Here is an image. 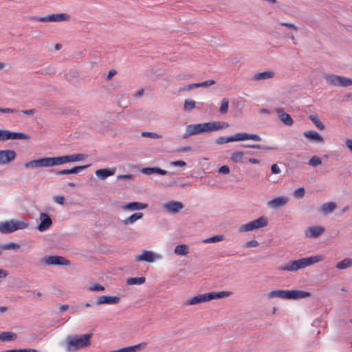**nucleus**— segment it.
Segmentation results:
<instances>
[{"mask_svg":"<svg viewBox=\"0 0 352 352\" xmlns=\"http://www.w3.org/2000/svg\"><path fill=\"white\" fill-rule=\"evenodd\" d=\"M146 345H147V343L143 342H141V343H139L138 344L131 346L132 351L136 352V351H140L142 349H144Z\"/></svg>","mask_w":352,"mask_h":352,"instance_id":"obj_48","label":"nucleus"},{"mask_svg":"<svg viewBox=\"0 0 352 352\" xmlns=\"http://www.w3.org/2000/svg\"><path fill=\"white\" fill-rule=\"evenodd\" d=\"M88 289L93 292H102L104 290V287L99 283H94L90 285Z\"/></svg>","mask_w":352,"mask_h":352,"instance_id":"obj_45","label":"nucleus"},{"mask_svg":"<svg viewBox=\"0 0 352 352\" xmlns=\"http://www.w3.org/2000/svg\"><path fill=\"white\" fill-rule=\"evenodd\" d=\"M352 266V259L349 258H346L344 260L340 261L336 265V268L339 270L346 269L349 267Z\"/></svg>","mask_w":352,"mask_h":352,"instance_id":"obj_36","label":"nucleus"},{"mask_svg":"<svg viewBox=\"0 0 352 352\" xmlns=\"http://www.w3.org/2000/svg\"><path fill=\"white\" fill-rule=\"evenodd\" d=\"M117 73V71L116 69H111L109 71L107 75V79L109 80L110 79H111V78L116 75Z\"/></svg>","mask_w":352,"mask_h":352,"instance_id":"obj_59","label":"nucleus"},{"mask_svg":"<svg viewBox=\"0 0 352 352\" xmlns=\"http://www.w3.org/2000/svg\"><path fill=\"white\" fill-rule=\"evenodd\" d=\"M184 207L180 201H170L163 204L164 210L170 214H177Z\"/></svg>","mask_w":352,"mask_h":352,"instance_id":"obj_13","label":"nucleus"},{"mask_svg":"<svg viewBox=\"0 0 352 352\" xmlns=\"http://www.w3.org/2000/svg\"><path fill=\"white\" fill-rule=\"evenodd\" d=\"M311 296L309 292L302 290H273L267 295L268 298L300 299Z\"/></svg>","mask_w":352,"mask_h":352,"instance_id":"obj_4","label":"nucleus"},{"mask_svg":"<svg viewBox=\"0 0 352 352\" xmlns=\"http://www.w3.org/2000/svg\"><path fill=\"white\" fill-rule=\"evenodd\" d=\"M325 231L324 227L311 226L307 228L305 231V236L307 238H316L323 234Z\"/></svg>","mask_w":352,"mask_h":352,"instance_id":"obj_18","label":"nucleus"},{"mask_svg":"<svg viewBox=\"0 0 352 352\" xmlns=\"http://www.w3.org/2000/svg\"><path fill=\"white\" fill-rule=\"evenodd\" d=\"M191 85L190 84L186 85V86H184V87H182L179 89V92H182V91H190L191 90Z\"/></svg>","mask_w":352,"mask_h":352,"instance_id":"obj_62","label":"nucleus"},{"mask_svg":"<svg viewBox=\"0 0 352 352\" xmlns=\"http://www.w3.org/2000/svg\"><path fill=\"white\" fill-rule=\"evenodd\" d=\"M141 172L144 174V175H151V174H153V173H157V174H160L161 175H167V174H170V173H168V171L165 170H163L160 168H157V167H146V168H142L141 170Z\"/></svg>","mask_w":352,"mask_h":352,"instance_id":"obj_26","label":"nucleus"},{"mask_svg":"<svg viewBox=\"0 0 352 352\" xmlns=\"http://www.w3.org/2000/svg\"><path fill=\"white\" fill-rule=\"evenodd\" d=\"M143 215L144 214L142 212H136L132 214L131 215H130L129 217H126L125 219L123 220V223L125 226L132 224L137 220L142 219Z\"/></svg>","mask_w":352,"mask_h":352,"instance_id":"obj_30","label":"nucleus"},{"mask_svg":"<svg viewBox=\"0 0 352 352\" xmlns=\"http://www.w3.org/2000/svg\"><path fill=\"white\" fill-rule=\"evenodd\" d=\"M305 190L303 187H300L296 189L293 192L294 197L296 198H302L305 196Z\"/></svg>","mask_w":352,"mask_h":352,"instance_id":"obj_44","label":"nucleus"},{"mask_svg":"<svg viewBox=\"0 0 352 352\" xmlns=\"http://www.w3.org/2000/svg\"><path fill=\"white\" fill-rule=\"evenodd\" d=\"M271 171L274 174H278L280 173V169L276 164H274L271 166Z\"/></svg>","mask_w":352,"mask_h":352,"instance_id":"obj_56","label":"nucleus"},{"mask_svg":"<svg viewBox=\"0 0 352 352\" xmlns=\"http://www.w3.org/2000/svg\"><path fill=\"white\" fill-rule=\"evenodd\" d=\"M243 147L244 148H252L255 149H263V150H272L273 147L267 146L261 144H243Z\"/></svg>","mask_w":352,"mask_h":352,"instance_id":"obj_40","label":"nucleus"},{"mask_svg":"<svg viewBox=\"0 0 352 352\" xmlns=\"http://www.w3.org/2000/svg\"><path fill=\"white\" fill-rule=\"evenodd\" d=\"M219 173L221 174H228L230 173V168L227 165L221 166L219 169Z\"/></svg>","mask_w":352,"mask_h":352,"instance_id":"obj_54","label":"nucleus"},{"mask_svg":"<svg viewBox=\"0 0 352 352\" xmlns=\"http://www.w3.org/2000/svg\"><path fill=\"white\" fill-rule=\"evenodd\" d=\"M207 124L208 126V132L225 129L229 126V124L228 122L223 121L209 122H207Z\"/></svg>","mask_w":352,"mask_h":352,"instance_id":"obj_22","label":"nucleus"},{"mask_svg":"<svg viewBox=\"0 0 352 352\" xmlns=\"http://www.w3.org/2000/svg\"><path fill=\"white\" fill-rule=\"evenodd\" d=\"M170 164L174 166L184 167L186 166V163L183 160L173 161L171 162Z\"/></svg>","mask_w":352,"mask_h":352,"instance_id":"obj_51","label":"nucleus"},{"mask_svg":"<svg viewBox=\"0 0 352 352\" xmlns=\"http://www.w3.org/2000/svg\"><path fill=\"white\" fill-rule=\"evenodd\" d=\"M322 164V160L318 156H313L309 161V164L316 167Z\"/></svg>","mask_w":352,"mask_h":352,"instance_id":"obj_43","label":"nucleus"},{"mask_svg":"<svg viewBox=\"0 0 352 352\" xmlns=\"http://www.w3.org/2000/svg\"><path fill=\"white\" fill-rule=\"evenodd\" d=\"M32 19L41 22H60L68 21L70 16L66 13H57L44 16H34Z\"/></svg>","mask_w":352,"mask_h":352,"instance_id":"obj_10","label":"nucleus"},{"mask_svg":"<svg viewBox=\"0 0 352 352\" xmlns=\"http://www.w3.org/2000/svg\"><path fill=\"white\" fill-rule=\"evenodd\" d=\"M120 301V298L118 296H98L96 299V301L94 302V305H99L102 304H107V305H116L119 303Z\"/></svg>","mask_w":352,"mask_h":352,"instance_id":"obj_17","label":"nucleus"},{"mask_svg":"<svg viewBox=\"0 0 352 352\" xmlns=\"http://www.w3.org/2000/svg\"><path fill=\"white\" fill-rule=\"evenodd\" d=\"M280 25H283V26L287 27V28L294 30L295 32H297L298 30V27H296L294 23H292L280 22Z\"/></svg>","mask_w":352,"mask_h":352,"instance_id":"obj_49","label":"nucleus"},{"mask_svg":"<svg viewBox=\"0 0 352 352\" xmlns=\"http://www.w3.org/2000/svg\"><path fill=\"white\" fill-rule=\"evenodd\" d=\"M0 113H18V110L16 109H10V108H2V107H0Z\"/></svg>","mask_w":352,"mask_h":352,"instance_id":"obj_53","label":"nucleus"},{"mask_svg":"<svg viewBox=\"0 0 352 352\" xmlns=\"http://www.w3.org/2000/svg\"><path fill=\"white\" fill-rule=\"evenodd\" d=\"M146 281V278L144 277H133L129 278L126 279V284L128 285H142Z\"/></svg>","mask_w":352,"mask_h":352,"instance_id":"obj_35","label":"nucleus"},{"mask_svg":"<svg viewBox=\"0 0 352 352\" xmlns=\"http://www.w3.org/2000/svg\"><path fill=\"white\" fill-rule=\"evenodd\" d=\"M215 83V81L214 80H208L206 81H204L200 82L201 87H209L210 85H212Z\"/></svg>","mask_w":352,"mask_h":352,"instance_id":"obj_57","label":"nucleus"},{"mask_svg":"<svg viewBox=\"0 0 352 352\" xmlns=\"http://www.w3.org/2000/svg\"><path fill=\"white\" fill-rule=\"evenodd\" d=\"M89 165L78 166L70 168L71 174H78L80 171L88 168Z\"/></svg>","mask_w":352,"mask_h":352,"instance_id":"obj_46","label":"nucleus"},{"mask_svg":"<svg viewBox=\"0 0 352 352\" xmlns=\"http://www.w3.org/2000/svg\"><path fill=\"white\" fill-rule=\"evenodd\" d=\"M246 140H252L254 141H260L261 140V138L257 134L252 133H239L229 137H219L215 140V144H223L226 143H228L230 142L234 141H243Z\"/></svg>","mask_w":352,"mask_h":352,"instance_id":"obj_5","label":"nucleus"},{"mask_svg":"<svg viewBox=\"0 0 352 352\" xmlns=\"http://www.w3.org/2000/svg\"><path fill=\"white\" fill-rule=\"evenodd\" d=\"M324 78L329 85L333 86L346 87L352 85V80L345 76L326 74Z\"/></svg>","mask_w":352,"mask_h":352,"instance_id":"obj_8","label":"nucleus"},{"mask_svg":"<svg viewBox=\"0 0 352 352\" xmlns=\"http://www.w3.org/2000/svg\"><path fill=\"white\" fill-rule=\"evenodd\" d=\"M67 163L68 162H80L85 160L87 157L86 155L82 153H76L69 155H65Z\"/></svg>","mask_w":352,"mask_h":352,"instance_id":"obj_32","label":"nucleus"},{"mask_svg":"<svg viewBox=\"0 0 352 352\" xmlns=\"http://www.w3.org/2000/svg\"><path fill=\"white\" fill-rule=\"evenodd\" d=\"M41 261L47 265H69V260L61 256H48L42 258Z\"/></svg>","mask_w":352,"mask_h":352,"instance_id":"obj_12","label":"nucleus"},{"mask_svg":"<svg viewBox=\"0 0 352 352\" xmlns=\"http://www.w3.org/2000/svg\"><path fill=\"white\" fill-rule=\"evenodd\" d=\"M67 163L66 156H59L54 157H44L38 160H32L24 164V167L29 168H41L50 167L54 166L61 165Z\"/></svg>","mask_w":352,"mask_h":352,"instance_id":"obj_3","label":"nucleus"},{"mask_svg":"<svg viewBox=\"0 0 352 352\" xmlns=\"http://www.w3.org/2000/svg\"><path fill=\"white\" fill-rule=\"evenodd\" d=\"M71 174L70 168L69 169H63L58 170V175H69Z\"/></svg>","mask_w":352,"mask_h":352,"instance_id":"obj_64","label":"nucleus"},{"mask_svg":"<svg viewBox=\"0 0 352 352\" xmlns=\"http://www.w3.org/2000/svg\"><path fill=\"white\" fill-rule=\"evenodd\" d=\"M268 224L267 217L262 216L257 219L250 221L245 224L241 225L239 228V232H250L259 228H264Z\"/></svg>","mask_w":352,"mask_h":352,"instance_id":"obj_7","label":"nucleus"},{"mask_svg":"<svg viewBox=\"0 0 352 352\" xmlns=\"http://www.w3.org/2000/svg\"><path fill=\"white\" fill-rule=\"evenodd\" d=\"M289 198L286 197H278L267 202V206L271 208H278L288 202Z\"/></svg>","mask_w":352,"mask_h":352,"instance_id":"obj_21","label":"nucleus"},{"mask_svg":"<svg viewBox=\"0 0 352 352\" xmlns=\"http://www.w3.org/2000/svg\"><path fill=\"white\" fill-rule=\"evenodd\" d=\"M161 256L154 254L153 252L144 250L142 254L135 256L136 261H144L147 263H153L155 259H160Z\"/></svg>","mask_w":352,"mask_h":352,"instance_id":"obj_15","label":"nucleus"},{"mask_svg":"<svg viewBox=\"0 0 352 352\" xmlns=\"http://www.w3.org/2000/svg\"><path fill=\"white\" fill-rule=\"evenodd\" d=\"M208 294V301L213 299H219L230 296L232 293L228 291L212 292Z\"/></svg>","mask_w":352,"mask_h":352,"instance_id":"obj_27","label":"nucleus"},{"mask_svg":"<svg viewBox=\"0 0 352 352\" xmlns=\"http://www.w3.org/2000/svg\"><path fill=\"white\" fill-rule=\"evenodd\" d=\"M133 178L132 174L119 175L117 176V179L119 180H131Z\"/></svg>","mask_w":352,"mask_h":352,"instance_id":"obj_50","label":"nucleus"},{"mask_svg":"<svg viewBox=\"0 0 352 352\" xmlns=\"http://www.w3.org/2000/svg\"><path fill=\"white\" fill-rule=\"evenodd\" d=\"M116 171V168L115 167L111 168H100L95 171V175L98 179L104 180L108 177L113 175Z\"/></svg>","mask_w":352,"mask_h":352,"instance_id":"obj_20","label":"nucleus"},{"mask_svg":"<svg viewBox=\"0 0 352 352\" xmlns=\"http://www.w3.org/2000/svg\"><path fill=\"white\" fill-rule=\"evenodd\" d=\"M175 254L184 256L188 254V246L186 244L177 245L174 249Z\"/></svg>","mask_w":352,"mask_h":352,"instance_id":"obj_33","label":"nucleus"},{"mask_svg":"<svg viewBox=\"0 0 352 352\" xmlns=\"http://www.w3.org/2000/svg\"><path fill=\"white\" fill-rule=\"evenodd\" d=\"M336 204L334 202H328L323 204L320 207V211L327 214L333 212L336 208Z\"/></svg>","mask_w":352,"mask_h":352,"instance_id":"obj_31","label":"nucleus"},{"mask_svg":"<svg viewBox=\"0 0 352 352\" xmlns=\"http://www.w3.org/2000/svg\"><path fill=\"white\" fill-rule=\"evenodd\" d=\"M309 119L314 122V124L319 130L322 131L325 129L324 124L319 120L317 115H309Z\"/></svg>","mask_w":352,"mask_h":352,"instance_id":"obj_34","label":"nucleus"},{"mask_svg":"<svg viewBox=\"0 0 352 352\" xmlns=\"http://www.w3.org/2000/svg\"><path fill=\"white\" fill-rule=\"evenodd\" d=\"M141 135H142V137H147V138H153V139H159V138H162L161 135H160L157 133H154V132H147V131H145V132H142L141 133Z\"/></svg>","mask_w":352,"mask_h":352,"instance_id":"obj_47","label":"nucleus"},{"mask_svg":"<svg viewBox=\"0 0 352 352\" xmlns=\"http://www.w3.org/2000/svg\"><path fill=\"white\" fill-rule=\"evenodd\" d=\"M208 127L207 122L188 124L186 127L184 138L208 133Z\"/></svg>","mask_w":352,"mask_h":352,"instance_id":"obj_9","label":"nucleus"},{"mask_svg":"<svg viewBox=\"0 0 352 352\" xmlns=\"http://www.w3.org/2000/svg\"><path fill=\"white\" fill-rule=\"evenodd\" d=\"M40 223L37 226V229L40 232H43L50 228L52 224V220L50 217L44 212L40 213L39 215Z\"/></svg>","mask_w":352,"mask_h":352,"instance_id":"obj_16","label":"nucleus"},{"mask_svg":"<svg viewBox=\"0 0 352 352\" xmlns=\"http://www.w3.org/2000/svg\"><path fill=\"white\" fill-rule=\"evenodd\" d=\"M17 338V335L16 333L11 331H2L0 333V341L2 342H9V341H14Z\"/></svg>","mask_w":352,"mask_h":352,"instance_id":"obj_29","label":"nucleus"},{"mask_svg":"<svg viewBox=\"0 0 352 352\" xmlns=\"http://www.w3.org/2000/svg\"><path fill=\"white\" fill-rule=\"evenodd\" d=\"M324 259L322 255H316L307 258H302L298 260L292 261L286 263L284 266L280 267V270L296 272L300 269L305 268L316 263L320 262Z\"/></svg>","mask_w":352,"mask_h":352,"instance_id":"obj_1","label":"nucleus"},{"mask_svg":"<svg viewBox=\"0 0 352 352\" xmlns=\"http://www.w3.org/2000/svg\"><path fill=\"white\" fill-rule=\"evenodd\" d=\"M245 154L243 151L234 152L230 159L235 163H240L243 162V156Z\"/></svg>","mask_w":352,"mask_h":352,"instance_id":"obj_38","label":"nucleus"},{"mask_svg":"<svg viewBox=\"0 0 352 352\" xmlns=\"http://www.w3.org/2000/svg\"><path fill=\"white\" fill-rule=\"evenodd\" d=\"M35 111H36V110L34 109L21 110L20 111H18L19 113L26 114V115H33L35 113Z\"/></svg>","mask_w":352,"mask_h":352,"instance_id":"obj_58","label":"nucleus"},{"mask_svg":"<svg viewBox=\"0 0 352 352\" xmlns=\"http://www.w3.org/2000/svg\"><path fill=\"white\" fill-rule=\"evenodd\" d=\"M191 150H192V148L190 146H182V147L177 148V151L178 152L185 153V152L190 151Z\"/></svg>","mask_w":352,"mask_h":352,"instance_id":"obj_60","label":"nucleus"},{"mask_svg":"<svg viewBox=\"0 0 352 352\" xmlns=\"http://www.w3.org/2000/svg\"><path fill=\"white\" fill-rule=\"evenodd\" d=\"M195 102L191 99H186L184 102V109L186 111H190L195 108Z\"/></svg>","mask_w":352,"mask_h":352,"instance_id":"obj_39","label":"nucleus"},{"mask_svg":"<svg viewBox=\"0 0 352 352\" xmlns=\"http://www.w3.org/2000/svg\"><path fill=\"white\" fill-rule=\"evenodd\" d=\"M346 146L349 149V151L352 153V140L347 139L346 140Z\"/></svg>","mask_w":352,"mask_h":352,"instance_id":"obj_63","label":"nucleus"},{"mask_svg":"<svg viewBox=\"0 0 352 352\" xmlns=\"http://www.w3.org/2000/svg\"><path fill=\"white\" fill-rule=\"evenodd\" d=\"M28 223L23 221L9 220L0 222V232L3 234L13 232L18 230L27 228Z\"/></svg>","mask_w":352,"mask_h":352,"instance_id":"obj_6","label":"nucleus"},{"mask_svg":"<svg viewBox=\"0 0 352 352\" xmlns=\"http://www.w3.org/2000/svg\"><path fill=\"white\" fill-rule=\"evenodd\" d=\"M54 201L58 204H63L65 197L63 196L56 195L53 197Z\"/></svg>","mask_w":352,"mask_h":352,"instance_id":"obj_55","label":"nucleus"},{"mask_svg":"<svg viewBox=\"0 0 352 352\" xmlns=\"http://www.w3.org/2000/svg\"><path fill=\"white\" fill-rule=\"evenodd\" d=\"M16 157V153L11 149L0 151V164L5 165L14 161Z\"/></svg>","mask_w":352,"mask_h":352,"instance_id":"obj_14","label":"nucleus"},{"mask_svg":"<svg viewBox=\"0 0 352 352\" xmlns=\"http://www.w3.org/2000/svg\"><path fill=\"white\" fill-rule=\"evenodd\" d=\"M275 75V72L272 71H264L262 72H259L256 74L253 79L256 80H261L272 78Z\"/></svg>","mask_w":352,"mask_h":352,"instance_id":"obj_28","label":"nucleus"},{"mask_svg":"<svg viewBox=\"0 0 352 352\" xmlns=\"http://www.w3.org/2000/svg\"><path fill=\"white\" fill-rule=\"evenodd\" d=\"M276 112L278 116L279 120L287 126H292L294 120L292 117L287 113H285L283 108L278 107L276 109Z\"/></svg>","mask_w":352,"mask_h":352,"instance_id":"obj_19","label":"nucleus"},{"mask_svg":"<svg viewBox=\"0 0 352 352\" xmlns=\"http://www.w3.org/2000/svg\"><path fill=\"white\" fill-rule=\"evenodd\" d=\"M228 108H229V99L228 98H223L221 102L219 113L221 114H226L228 111Z\"/></svg>","mask_w":352,"mask_h":352,"instance_id":"obj_37","label":"nucleus"},{"mask_svg":"<svg viewBox=\"0 0 352 352\" xmlns=\"http://www.w3.org/2000/svg\"><path fill=\"white\" fill-rule=\"evenodd\" d=\"M30 138V135L24 133L0 129V142H4L8 140H28Z\"/></svg>","mask_w":352,"mask_h":352,"instance_id":"obj_11","label":"nucleus"},{"mask_svg":"<svg viewBox=\"0 0 352 352\" xmlns=\"http://www.w3.org/2000/svg\"><path fill=\"white\" fill-rule=\"evenodd\" d=\"M258 245V242L256 240H251L247 241L245 244V246L247 248H254Z\"/></svg>","mask_w":352,"mask_h":352,"instance_id":"obj_52","label":"nucleus"},{"mask_svg":"<svg viewBox=\"0 0 352 352\" xmlns=\"http://www.w3.org/2000/svg\"><path fill=\"white\" fill-rule=\"evenodd\" d=\"M207 301H208V294L205 293V294H199V295L192 297L191 298L188 299L185 302V305H197V304H199V303L207 302Z\"/></svg>","mask_w":352,"mask_h":352,"instance_id":"obj_23","label":"nucleus"},{"mask_svg":"<svg viewBox=\"0 0 352 352\" xmlns=\"http://www.w3.org/2000/svg\"><path fill=\"white\" fill-rule=\"evenodd\" d=\"M18 352H39L37 349H19Z\"/></svg>","mask_w":352,"mask_h":352,"instance_id":"obj_61","label":"nucleus"},{"mask_svg":"<svg viewBox=\"0 0 352 352\" xmlns=\"http://www.w3.org/2000/svg\"><path fill=\"white\" fill-rule=\"evenodd\" d=\"M0 248L3 250H16L20 248V245L14 242H10L6 244L0 245Z\"/></svg>","mask_w":352,"mask_h":352,"instance_id":"obj_41","label":"nucleus"},{"mask_svg":"<svg viewBox=\"0 0 352 352\" xmlns=\"http://www.w3.org/2000/svg\"><path fill=\"white\" fill-rule=\"evenodd\" d=\"M225 236L224 235H216L213 236L212 237L208 238L205 239L204 241L205 243H216L221 241H223L224 239Z\"/></svg>","mask_w":352,"mask_h":352,"instance_id":"obj_42","label":"nucleus"},{"mask_svg":"<svg viewBox=\"0 0 352 352\" xmlns=\"http://www.w3.org/2000/svg\"><path fill=\"white\" fill-rule=\"evenodd\" d=\"M147 207V204H143L140 202H129L125 204L122 208L124 210H138L145 209Z\"/></svg>","mask_w":352,"mask_h":352,"instance_id":"obj_25","label":"nucleus"},{"mask_svg":"<svg viewBox=\"0 0 352 352\" xmlns=\"http://www.w3.org/2000/svg\"><path fill=\"white\" fill-rule=\"evenodd\" d=\"M91 337L92 333L84 334L80 336L77 335L67 336L65 344L66 350L69 352H73L89 346Z\"/></svg>","mask_w":352,"mask_h":352,"instance_id":"obj_2","label":"nucleus"},{"mask_svg":"<svg viewBox=\"0 0 352 352\" xmlns=\"http://www.w3.org/2000/svg\"><path fill=\"white\" fill-rule=\"evenodd\" d=\"M303 135L309 139V140L318 142V143H323L324 139L316 131H306L303 133Z\"/></svg>","mask_w":352,"mask_h":352,"instance_id":"obj_24","label":"nucleus"}]
</instances>
